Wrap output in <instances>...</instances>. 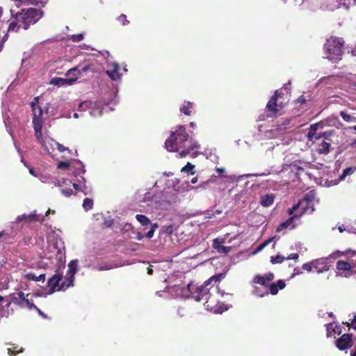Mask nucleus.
Listing matches in <instances>:
<instances>
[{
    "label": "nucleus",
    "mask_w": 356,
    "mask_h": 356,
    "mask_svg": "<svg viewBox=\"0 0 356 356\" xmlns=\"http://www.w3.org/2000/svg\"><path fill=\"white\" fill-rule=\"evenodd\" d=\"M74 280V275L69 274V277L66 279L65 281L62 282L60 286L57 290L63 289L64 287L68 288L73 286V282Z\"/></svg>",
    "instance_id": "obj_22"
},
{
    "label": "nucleus",
    "mask_w": 356,
    "mask_h": 356,
    "mask_svg": "<svg viewBox=\"0 0 356 356\" xmlns=\"http://www.w3.org/2000/svg\"><path fill=\"white\" fill-rule=\"evenodd\" d=\"M136 218L142 225H147L150 223L149 219L144 215L138 214Z\"/></svg>",
    "instance_id": "obj_27"
},
{
    "label": "nucleus",
    "mask_w": 356,
    "mask_h": 356,
    "mask_svg": "<svg viewBox=\"0 0 356 356\" xmlns=\"http://www.w3.org/2000/svg\"><path fill=\"white\" fill-rule=\"evenodd\" d=\"M70 166V163L65 161H60L58 163V168L60 169H67Z\"/></svg>",
    "instance_id": "obj_47"
},
{
    "label": "nucleus",
    "mask_w": 356,
    "mask_h": 356,
    "mask_svg": "<svg viewBox=\"0 0 356 356\" xmlns=\"http://www.w3.org/2000/svg\"><path fill=\"white\" fill-rule=\"evenodd\" d=\"M19 26L17 25V23L15 22H12L10 23L8 26V31H17Z\"/></svg>",
    "instance_id": "obj_38"
},
{
    "label": "nucleus",
    "mask_w": 356,
    "mask_h": 356,
    "mask_svg": "<svg viewBox=\"0 0 356 356\" xmlns=\"http://www.w3.org/2000/svg\"><path fill=\"white\" fill-rule=\"evenodd\" d=\"M347 326L348 327L351 326L355 330V331H356V314L354 315L350 324L347 323Z\"/></svg>",
    "instance_id": "obj_50"
},
{
    "label": "nucleus",
    "mask_w": 356,
    "mask_h": 356,
    "mask_svg": "<svg viewBox=\"0 0 356 356\" xmlns=\"http://www.w3.org/2000/svg\"><path fill=\"white\" fill-rule=\"evenodd\" d=\"M254 282L257 284H259L264 286H268V283L266 282V279L264 276L257 275L254 278Z\"/></svg>",
    "instance_id": "obj_30"
},
{
    "label": "nucleus",
    "mask_w": 356,
    "mask_h": 356,
    "mask_svg": "<svg viewBox=\"0 0 356 356\" xmlns=\"http://www.w3.org/2000/svg\"><path fill=\"white\" fill-rule=\"evenodd\" d=\"M337 268L339 270H349L353 269L354 266L351 260L350 262L339 260L337 263Z\"/></svg>",
    "instance_id": "obj_16"
},
{
    "label": "nucleus",
    "mask_w": 356,
    "mask_h": 356,
    "mask_svg": "<svg viewBox=\"0 0 356 356\" xmlns=\"http://www.w3.org/2000/svg\"><path fill=\"white\" fill-rule=\"evenodd\" d=\"M113 70H106V73L108 74V76L113 81H116L118 79H120V76L118 73L119 70V65L117 63H112Z\"/></svg>",
    "instance_id": "obj_13"
},
{
    "label": "nucleus",
    "mask_w": 356,
    "mask_h": 356,
    "mask_svg": "<svg viewBox=\"0 0 356 356\" xmlns=\"http://www.w3.org/2000/svg\"><path fill=\"white\" fill-rule=\"evenodd\" d=\"M61 193L65 197H70L72 194V189L71 188H62Z\"/></svg>",
    "instance_id": "obj_46"
},
{
    "label": "nucleus",
    "mask_w": 356,
    "mask_h": 356,
    "mask_svg": "<svg viewBox=\"0 0 356 356\" xmlns=\"http://www.w3.org/2000/svg\"><path fill=\"white\" fill-rule=\"evenodd\" d=\"M17 304L22 308H27L29 309L36 308V306L33 302L30 301L29 298L24 300L23 302H17Z\"/></svg>",
    "instance_id": "obj_24"
},
{
    "label": "nucleus",
    "mask_w": 356,
    "mask_h": 356,
    "mask_svg": "<svg viewBox=\"0 0 356 356\" xmlns=\"http://www.w3.org/2000/svg\"><path fill=\"white\" fill-rule=\"evenodd\" d=\"M275 237H272L268 240H266V241H264L263 243L264 244H266V246L268 245L271 241H273L274 240Z\"/></svg>",
    "instance_id": "obj_61"
},
{
    "label": "nucleus",
    "mask_w": 356,
    "mask_h": 356,
    "mask_svg": "<svg viewBox=\"0 0 356 356\" xmlns=\"http://www.w3.org/2000/svg\"><path fill=\"white\" fill-rule=\"evenodd\" d=\"M222 276L221 274L220 275H213L212 277H211L209 279H208L207 280H206L204 284L202 285V286H205L206 288H207V286L213 282L214 281L215 282H218L220 281V277Z\"/></svg>",
    "instance_id": "obj_28"
},
{
    "label": "nucleus",
    "mask_w": 356,
    "mask_h": 356,
    "mask_svg": "<svg viewBox=\"0 0 356 356\" xmlns=\"http://www.w3.org/2000/svg\"><path fill=\"white\" fill-rule=\"evenodd\" d=\"M327 259H319L312 261L313 268L316 270L318 273H321L328 270L329 267L326 264Z\"/></svg>",
    "instance_id": "obj_11"
},
{
    "label": "nucleus",
    "mask_w": 356,
    "mask_h": 356,
    "mask_svg": "<svg viewBox=\"0 0 356 356\" xmlns=\"http://www.w3.org/2000/svg\"><path fill=\"white\" fill-rule=\"evenodd\" d=\"M48 144L51 145V146L56 145L58 149L59 152H63L65 150H67L68 148L64 147L63 145L57 143L56 141L54 140L53 139H50L48 141Z\"/></svg>",
    "instance_id": "obj_29"
},
{
    "label": "nucleus",
    "mask_w": 356,
    "mask_h": 356,
    "mask_svg": "<svg viewBox=\"0 0 356 356\" xmlns=\"http://www.w3.org/2000/svg\"><path fill=\"white\" fill-rule=\"evenodd\" d=\"M83 207L86 211H89L92 208L93 201L92 199L86 198L83 202Z\"/></svg>",
    "instance_id": "obj_32"
},
{
    "label": "nucleus",
    "mask_w": 356,
    "mask_h": 356,
    "mask_svg": "<svg viewBox=\"0 0 356 356\" xmlns=\"http://www.w3.org/2000/svg\"><path fill=\"white\" fill-rule=\"evenodd\" d=\"M286 258L281 256V255H277L275 257H271L270 261L272 264H281L282 263Z\"/></svg>",
    "instance_id": "obj_35"
},
{
    "label": "nucleus",
    "mask_w": 356,
    "mask_h": 356,
    "mask_svg": "<svg viewBox=\"0 0 356 356\" xmlns=\"http://www.w3.org/2000/svg\"><path fill=\"white\" fill-rule=\"evenodd\" d=\"M33 129L35 131V136L37 138V140L39 141V143L41 144L44 151L47 154H50L49 149L48 148L47 144L49 139H44L42 137V123L35 122V123H33Z\"/></svg>",
    "instance_id": "obj_6"
},
{
    "label": "nucleus",
    "mask_w": 356,
    "mask_h": 356,
    "mask_svg": "<svg viewBox=\"0 0 356 356\" xmlns=\"http://www.w3.org/2000/svg\"><path fill=\"white\" fill-rule=\"evenodd\" d=\"M330 144L327 143V142H322L320 145H319V147H318V153L319 154H327L330 152Z\"/></svg>",
    "instance_id": "obj_23"
},
{
    "label": "nucleus",
    "mask_w": 356,
    "mask_h": 356,
    "mask_svg": "<svg viewBox=\"0 0 356 356\" xmlns=\"http://www.w3.org/2000/svg\"><path fill=\"white\" fill-rule=\"evenodd\" d=\"M89 70V65H86L83 67L81 69H79L80 73L81 72H86Z\"/></svg>",
    "instance_id": "obj_60"
},
{
    "label": "nucleus",
    "mask_w": 356,
    "mask_h": 356,
    "mask_svg": "<svg viewBox=\"0 0 356 356\" xmlns=\"http://www.w3.org/2000/svg\"><path fill=\"white\" fill-rule=\"evenodd\" d=\"M327 330L329 334H341L342 330L341 327L337 325L335 323H329L327 326Z\"/></svg>",
    "instance_id": "obj_21"
},
{
    "label": "nucleus",
    "mask_w": 356,
    "mask_h": 356,
    "mask_svg": "<svg viewBox=\"0 0 356 356\" xmlns=\"http://www.w3.org/2000/svg\"><path fill=\"white\" fill-rule=\"evenodd\" d=\"M62 274L56 273L48 280L47 284L50 288L48 292L49 294H52L55 292L56 287L59 286V284L62 280Z\"/></svg>",
    "instance_id": "obj_10"
},
{
    "label": "nucleus",
    "mask_w": 356,
    "mask_h": 356,
    "mask_svg": "<svg viewBox=\"0 0 356 356\" xmlns=\"http://www.w3.org/2000/svg\"><path fill=\"white\" fill-rule=\"evenodd\" d=\"M341 118L346 122L349 123H356V117L348 113L345 111H341L339 113Z\"/></svg>",
    "instance_id": "obj_19"
},
{
    "label": "nucleus",
    "mask_w": 356,
    "mask_h": 356,
    "mask_svg": "<svg viewBox=\"0 0 356 356\" xmlns=\"http://www.w3.org/2000/svg\"><path fill=\"white\" fill-rule=\"evenodd\" d=\"M27 221V222H32V221H37L38 219H37L35 214H30V215H22L19 216L17 219L16 222H20L21 221Z\"/></svg>",
    "instance_id": "obj_20"
},
{
    "label": "nucleus",
    "mask_w": 356,
    "mask_h": 356,
    "mask_svg": "<svg viewBox=\"0 0 356 356\" xmlns=\"http://www.w3.org/2000/svg\"><path fill=\"white\" fill-rule=\"evenodd\" d=\"M343 38L330 37L327 39L323 47L325 58L332 62L341 60L343 54Z\"/></svg>",
    "instance_id": "obj_1"
},
{
    "label": "nucleus",
    "mask_w": 356,
    "mask_h": 356,
    "mask_svg": "<svg viewBox=\"0 0 356 356\" xmlns=\"http://www.w3.org/2000/svg\"><path fill=\"white\" fill-rule=\"evenodd\" d=\"M83 39V34H76L72 35V40L74 42H79Z\"/></svg>",
    "instance_id": "obj_49"
},
{
    "label": "nucleus",
    "mask_w": 356,
    "mask_h": 356,
    "mask_svg": "<svg viewBox=\"0 0 356 356\" xmlns=\"http://www.w3.org/2000/svg\"><path fill=\"white\" fill-rule=\"evenodd\" d=\"M192 284H189L188 285V289L192 293L193 298L195 299L197 302L204 301V305L208 309L212 310V306L209 303V299L211 298V293L209 292V289L206 288L205 286H200L196 288L195 292H192L191 290Z\"/></svg>",
    "instance_id": "obj_5"
},
{
    "label": "nucleus",
    "mask_w": 356,
    "mask_h": 356,
    "mask_svg": "<svg viewBox=\"0 0 356 356\" xmlns=\"http://www.w3.org/2000/svg\"><path fill=\"white\" fill-rule=\"evenodd\" d=\"M188 138L189 135L186 133V128L184 126H179L165 140V147L169 152H177L179 148L184 147V143Z\"/></svg>",
    "instance_id": "obj_2"
},
{
    "label": "nucleus",
    "mask_w": 356,
    "mask_h": 356,
    "mask_svg": "<svg viewBox=\"0 0 356 356\" xmlns=\"http://www.w3.org/2000/svg\"><path fill=\"white\" fill-rule=\"evenodd\" d=\"M91 105V102H84L79 104V108L82 110H86V108H90Z\"/></svg>",
    "instance_id": "obj_43"
},
{
    "label": "nucleus",
    "mask_w": 356,
    "mask_h": 356,
    "mask_svg": "<svg viewBox=\"0 0 356 356\" xmlns=\"http://www.w3.org/2000/svg\"><path fill=\"white\" fill-rule=\"evenodd\" d=\"M318 128V124L316 123L310 126L308 134H307V138L309 140L312 141L314 138L316 139V136H318L316 135V131Z\"/></svg>",
    "instance_id": "obj_17"
},
{
    "label": "nucleus",
    "mask_w": 356,
    "mask_h": 356,
    "mask_svg": "<svg viewBox=\"0 0 356 356\" xmlns=\"http://www.w3.org/2000/svg\"><path fill=\"white\" fill-rule=\"evenodd\" d=\"M270 292L271 294L273 295H275L278 292V289H277V286L276 285L275 283H273L270 285Z\"/></svg>",
    "instance_id": "obj_41"
},
{
    "label": "nucleus",
    "mask_w": 356,
    "mask_h": 356,
    "mask_svg": "<svg viewBox=\"0 0 356 356\" xmlns=\"http://www.w3.org/2000/svg\"><path fill=\"white\" fill-rule=\"evenodd\" d=\"M334 130H330L323 132L318 135V136H316V140H319L321 138H323L325 139L328 140L334 134Z\"/></svg>",
    "instance_id": "obj_31"
},
{
    "label": "nucleus",
    "mask_w": 356,
    "mask_h": 356,
    "mask_svg": "<svg viewBox=\"0 0 356 356\" xmlns=\"http://www.w3.org/2000/svg\"><path fill=\"white\" fill-rule=\"evenodd\" d=\"M154 234V231L153 229H150L146 234V237L148 238H151L153 237Z\"/></svg>",
    "instance_id": "obj_56"
},
{
    "label": "nucleus",
    "mask_w": 356,
    "mask_h": 356,
    "mask_svg": "<svg viewBox=\"0 0 356 356\" xmlns=\"http://www.w3.org/2000/svg\"><path fill=\"white\" fill-rule=\"evenodd\" d=\"M76 73L80 74L79 67H76L70 69V70H68L67 74L69 76L72 75V74L75 75V74H76Z\"/></svg>",
    "instance_id": "obj_45"
},
{
    "label": "nucleus",
    "mask_w": 356,
    "mask_h": 356,
    "mask_svg": "<svg viewBox=\"0 0 356 356\" xmlns=\"http://www.w3.org/2000/svg\"><path fill=\"white\" fill-rule=\"evenodd\" d=\"M316 199V193L314 191L308 192L301 200L298 204L294 205L291 209H289V213L291 215L298 208L301 207L302 209V213H307V211L311 209L310 213L315 210L314 207L313 202Z\"/></svg>",
    "instance_id": "obj_4"
},
{
    "label": "nucleus",
    "mask_w": 356,
    "mask_h": 356,
    "mask_svg": "<svg viewBox=\"0 0 356 356\" xmlns=\"http://www.w3.org/2000/svg\"><path fill=\"white\" fill-rule=\"evenodd\" d=\"M275 200V195L273 194H268L261 197V204L263 207H267L270 206Z\"/></svg>",
    "instance_id": "obj_15"
},
{
    "label": "nucleus",
    "mask_w": 356,
    "mask_h": 356,
    "mask_svg": "<svg viewBox=\"0 0 356 356\" xmlns=\"http://www.w3.org/2000/svg\"><path fill=\"white\" fill-rule=\"evenodd\" d=\"M296 217H297L296 216H292V217L289 218V219H287L286 221L282 222L280 224V225L279 226V227L277 229V231L280 232L282 229L289 227L292 224L293 219Z\"/></svg>",
    "instance_id": "obj_25"
},
{
    "label": "nucleus",
    "mask_w": 356,
    "mask_h": 356,
    "mask_svg": "<svg viewBox=\"0 0 356 356\" xmlns=\"http://www.w3.org/2000/svg\"><path fill=\"white\" fill-rule=\"evenodd\" d=\"M353 335H341V337L335 341L337 348L340 350H347L353 346Z\"/></svg>",
    "instance_id": "obj_8"
},
{
    "label": "nucleus",
    "mask_w": 356,
    "mask_h": 356,
    "mask_svg": "<svg viewBox=\"0 0 356 356\" xmlns=\"http://www.w3.org/2000/svg\"><path fill=\"white\" fill-rule=\"evenodd\" d=\"M31 106L33 112V123L35 122H38L40 123H43L42 120V116L43 114V110L41 106L39 105V97H36L33 99V100L31 103Z\"/></svg>",
    "instance_id": "obj_7"
},
{
    "label": "nucleus",
    "mask_w": 356,
    "mask_h": 356,
    "mask_svg": "<svg viewBox=\"0 0 356 356\" xmlns=\"http://www.w3.org/2000/svg\"><path fill=\"white\" fill-rule=\"evenodd\" d=\"M313 268L312 261L309 263H306L302 265V269L305 270L308 272H310Z\"/></svg>",
    "instance_id": "obj_48"
},
{
    "label": "nucleus",
    "mask_w": 356,
    "mask_h": 356,
    "mask_svg": "<svg viewBox=\"0 0 356 356\" xmlns=\"http://www.w3.org/2000/svg\"><path fill=\"white\" fill-rule=\"evenodd\" d=\"M189 142L190 145L179 153V158L185 157L188 154H190L191 151L194 149H198L200 147V145L196 140L191 139Z\"/></svg>",
    "instance_id": "obj_12"
},
{
    "label": "nucleus",
    "mask_w": 356,
    "mask_h": 356,
    "mask_svg": "<svg viewBox=\"0 0 356 356\" xmlns=\"http://www.w3.org/2000/svg\"><path fill=\"white\" fill-rule=\"evenodd\" d=\"M24 1L27 4H31L35 6H38L41 4L42 7H44L45 5V2H43L41 0H24Z\"/></svg>",
    "instance_id": "obj_36"
},
{
    "label": "nucleus",
    "mask_w": 356,
    "mask_h": 356,
    "mask_svg": "<svg viewBox=\"0 0 356 356\" xmlns=\"http://www.w3.org/2000/svg\"><path fill=\"white\" fill-rule=\"evenodd\" d=\"M30 295H31L30 293L25 295L24 292L19 291L17 293V296L19 298V300L18 302H23V300H26Z\"/></svg>",
    "instance_id": "obj_44"
},
{
    "label": "nucleus",
    "mask_w": 356,
    "mask_h": 356,
    "mask_svg": "<svg viewBox=\"0 0 356 356\" xmlns=\"http://www.w3.org/2000/svg\"><path fill=\"white\" fill-rule=\"evenodd\" d=\"M114 266L112 264H106L103 266H100L97 267V270L102 271V270H107L113 268Z\"/></svg>",
    "instance_id": "obj_39"
},
{
    "label": "nucleus",
    "mask_w": 356,
    "mask_h": 356,
    "mask_svg": "<svg viewBox=\"0 0 356 356\" xmlns=\"http://www.w3.org/2000/svg\"><path fill=\"white\" fill-rule=\"evenodd\" d=\"M194 168H195V165L188 162L184 168H182L181 172H188L189 171L193 170Z\"/></svg>",
    "instance_id": "obj_37"
},
{
    "label": "nucleus",
    "mask_w": 356,
    "mask_h": 356,
    "mask_svg": "<svg viewBox=\"0 0 356 356\" xmlns=\"http://www.w3.org/2000/svg\"><path fill=\"white\" fill-rule=\"evenodd\" d=\"M35 310L38 313V314L42 316L43 318H47V316L43 313L38 307L35 308Z\"/></svg>",
    "instance_id": "obj_54"
},
{
    "label": "nucleus",
    "mask_w": 356,
    "mask_h": 356,
    "mask_svg": "<svg viewBox=\"0 0 356 356\" xmlns=\"http://www.w3.org/2000/svg\"><path fill=\"white\" fill-rule=\"evenodd\" d=\"M297 102L299 103H305L306 102L305 98L303 96H300L298 99Z\"/></svg>",
    "instance_id": "obj_58"
},
{
    "label": "nucleus",
    "mask_w": 356,
    "mask_h": 356,
    "mask_svg": "<svg viewBox=\"0 0 356 356\" xmlns=\"http://www.w3.org/2000/svg\"><path fill=\"white\" fill-rule=\"evenodd\" d=\"M158 227V225L156 223H154V224H152L151 225V229H153L154 231L155 230L156 228Z\"/></svg>",
    "instance_id": "obj_63"
},
{
    "label": "nucleus",
    "mask_w": 356,
    "mask_h": 356,
    "mask_svg": "<svg viewBox=\"0 0 356 356\" xmlns=\"http://www.w3.org/2000/svg\"><path fill=\"white\" fill-rule=\"evenodd\" d=\"M13 17L16 19L18 22L24 24V29H27L31 24L36 23L42 16L43 11L35 8H29L27 10L23 9L21 13H13L10 10Z\"/></svg>",
    "instance_id": "obj_3"
},
{
    "label": "nucleus",
    "mask_w": 356,
    "mask_h": 356,
    "mask_svg": "<svg viewBox=\"0 0 356 356\" xmlns=\"http://www.w3.org/2000/svg\"><path fill=\"white\" fill-rule=\"evenodd\" d=\"M163 230H164L165 233L170 235L174 232V227L172 225H168V226H165L163 227Z\"/></svg>",
    "instance_id": "obj_42"
},
{
    "label": "nucleus",
    "mask_w": 356,
    "mask_h": 356,
    "mask_svg": "<svg viewBox=\"0 0 356 356\" xmlns=\"http://www.w3.org/2000/svg\"><path fill=\"white\" fill-rule=\"evenodd\" d=\"M68 274L75 275L77 271V261H71L68 264Z\"/></svg>",
    "instance_id": "obj_26"
},
{
    "label": "nucleus",
    "mask_w": 356,
    "mask_h": 356,
    "mask_svg": "<svg viewBox=\"0 0 356 356\" xmlns=\"http://www.w3.org/2000/svg\"><path fill=\"white\" fill-rule=\"evenodd\" d=\"M298 258V254L295 253V254H291L288 257H286V259L289 260V259H297Z\"/></svg>",
    "instance_id": "obj_57"
},
{
    "label": "nucleus",
    "mask_w": 356,
    "mask_h": 356,
    "mask_svg": "<svg viewBox=\"0 0 356 356\" xmlns=\"http://www.w3.org/2000/svg\"><path fill=\"white\" fill-rule=\"evenodd\" d=\"M276 285L277 286V289H282L285 286V283L282 280L277 281Z\"/></svg>",
    "instance_id": "obj_53"
},
{
    "label": "nucleus",
    "mask_w": 356,
    "mask_h": 356,
    "mask_svg": "<svg viewBox=\"0 0 356 356\" xmlns=\"http://www.w3.org/2000/svg\"><path fill=\"white\" fill-rule=\"evenodd\" d=\"M222 242V241H220L218 238L214 239L213 240V248L215 249H216L218 250V252H220V253L227 254V253H228L230 251L231 248L222 245H221Z\"/></svg>",
    "instance_id": "obj_14"
},
{
    "label": "nucleus",
    "mask_w": 356,
    "mask_h": 356,
    "mask_svg": "<svg viewBox=\"0 0 356 356\" xmlns=\"http://www.w3.org/2000/svg\"><path fill=\"white\" fill-rule=\"evenodd\" d=\"M180 111L186 114V115H189L191 112L189 111V108L185 106L180 108Z\"/></svg>",
    "instance_id": "obj_52"
},
{
    "label": "nucleus",
    "mask_w": 356,
    "mask_h": 356,
    "mask_svg": "<svg viewBox=\"0 0 356 356\" xmlns=\"http://www.w3.org/2000/svg\"><path fill=\"white\" fill-rule=\"evenodd\" d=\"M280 93L278 90H275L274 95L270 98L266 105L267 111L272 112L273 114L277 113L283 108L282 104L277 103V99Z\"/></svg>",
    "instance_id": "obj_9"
},
{
    "label": "nucleus",
    "mask_w": 356,
    "mask_h": 356,
    "mask_svg": "<svg viewBox=\"0 0 356 356\" xmlns=\"http://www.w3.org/2000/svg\"><path fill=\"white\" fill-rule=\"evenodd\" d=\"M118 19L124 26L129 23V22L127 19V16L123 14L120 15Z\"/></svg>",
    "instance_id": "obj_40"
},
{
    "label": "nucleus",
    "mask_w": 356,
    "mask_h": 356,
    "mask_svg": "<svg viewBox=\"0 0 356 356\" xmlns=\"http://www.w3.org/2000/svg\"><path fill=\"white\" fill-rule=\"evenodd\" d=\"M25 277L29 280L44 282L45 280V274H40L37 276L33 273H29L25 275Z\"/></svg>",
    "instance_id": "obj_18"
},
{
    "label": "nucleus",
    "mask_w": 356,
    "mask_h": 356,
    "mask_svg": "<svg viewBox=\"0 0 356 356\" xmlns=\"http://www.w3.org/2000/svg\"><path fill=\"white\" fill-rule=\"evenodd\" d=\"M264 277L268 284H270V282L274 279V275L273 273H267Z\"/></svg>",
    "instance_id": "obj_51"
},
{
    "label": "nucleus",
    "mask_w": 356,
    "mask_h": 356,
    "mask_svg": "<svg viewBox=\"0 0 356 356\" xmlns=\"http://www.w3.org/2000/svg\"><path fill=\"white\" fill-rule=\"evenodd\" d=\"M351 147L353 148H356V138L351 143Z\"/></svg>",
    "instance_id": "obj_64"
},
{
    "label": "nucleus",
    "mask_w": 356,
    "mask_h": 356,
    "mask_svg": "<svg viewBox=\"0 0 356 356\" xmlns=\"http://www.w3.org/2000/svg\"><path fill=\"white\" fill-rule=\"evenodd\" d=\"M67 80L63 78H53L51 80V83L55 86H63L67 83Z\"/></svg>",
    "instance_id": "obj_34"
},
{
    "label": "nucleus",
    "mask_w": 356,
    "mask_h": 356,
    "mask_svg": "<svg viewBox=\"0 0 356 356\" xmlns=\"http://www.w3.org/2000/svg\"><path fill=\"white\" fill-rule=\"evenodd\" d=\"M266 247V244L261 243L257 248V252H259Z\"/></svg>",
    "instance_id": "obj_59"
},
{
    "label": "nucleus",
    "mask_w": 356,
    "mask_h": 356,
    "mask_svg": "<svg viewBox=\"0 0 356 356\" xmlns=\"http://www.w3.org/2000/svg\"><path fill=\"white\" fill-rule=\"evenodd\" d=\"M8 354L10 356H14L17 353L23 352V348L22 347L19 348L18 346H15L12 348H9L8 349Z\"/></svg>",
    "instance_id": "obj_33"
},
{
    "label": "nucleus",
    "mask_w": 356,
    "mask_h": 356,
    "mask_svg": "<svg viewBox=\"0 0 356 356\" xmlns=\"http://www.w3.org/2000/svg\"><path fill=\"white\" fill-rule=\"evenodd\" d=\"M177 314L180 316H184L185 314V309L184 307H179L177 309Z\"/></svg>",
    "instance_id": "obj_55"
},
{
    "label": "nucleus",
    "mask_w": 356,
    "mask_h": 356,
    "mask_svg": "<svg viewBox=\"0 0 356 356\" xmlns=\"http://www.w3.org/2000/svg\"><path fill=\"white\" fill-rule=\"evenodd\" d=\"M208 184H209V182H208V181L204 182V184H201V185L198 186L197 187V188H206V186L208 185Z\"/></svg>",
    "instance_id": "obj_62"
}]
</instances>
